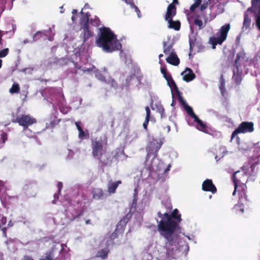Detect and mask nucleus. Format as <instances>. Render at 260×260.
I'll return each instance as SVG.
<instances>
[{"instance_id":"obj_37","label":"nucleus","mask_w":260,"mask_h":260,"mask_svg":"<svg viewBox=\"0 0 260 260\" xmlns=\"http://www.w3.org/2000/svg\"><path fill=\"white\" fill-rule=\"evenodd\" d=\"M208 6V2L207 1L206 3L203 4L201 5L200 10L201 12V17H203L204 18H205L204 11L207 8Z\"/></svg>"},{"instance_id":"obj_4","label":"nucleus","mask_w":260,"mask_h":260,"mask_svg":"<svg viewBox=\"0 0 260 260\" xmlns=\"http://www.w3.org/2000/svg\"><path fill=\"white\" fill-rule=\"evenodd\" d=\"M157 154H147L145 168L141 171L142 178L144 179L151 176L154 178L160 177L163 163L157 157Z\"/></svg>"},{"instance_id":"obj_16","label":"nucleus","mask_w":260,"mask_h":260,"mask_svg":"<svg viewBox=\"0 0 260 260\" xmlns=\"http://www.w3.org/2000/svg\"><path fill=\"white\" fill-rule=\"evenodd\" d=\"M245 174L248 177L250 181H253L255 179V176L257 173V168L256 165L249 164H245L241 168Z\"/></svg>"},{"instance_id":"obj_30","label":"nucleus","mask_w":260,"mask_h":260,"mask_svg":"<svg viewBox=\"0 0 260 260\" xmlns=\"http://www.w3.org/2000/svg\"><path fill=\"white\" fill-rule=\"evenodd\" d=\"M146 110V117L145 121L143 123V126L144 129H147L148 123L150 120V110L149 108L147 106L145 107Z\"/></svg>"},{"instance_id":"obj_45","label":"nucleus","mask_w":260,"mask_h":260,"mask_svg":"<svg viewBox=\"0 0 260 260\" xmlns=\"http://www.w3.org/2000/svg\"><path fill=\"white\" fill-rule=\"evenodd\" d=\"M171 164H169L167 167V168L166 169H164V167L163 166L161 168V172H160V175L162 174V173H164V174H166V173H167L168 171H170V168H171Z\"/></svg>"},{"instance_id":"obj_51","label":"nucleus","mask_w":260,"mask_h":260,"mask_svg":"<svg viewBox=\"0 0 260 260\" xmlns=\"http://www.w3.org/2000/svg\"><path fill=\"white\" fill-rule=\"evenodd\" d=\"M75 124L78 131L82 129V128L81 127L80 125V123L79 122H76L75 123Z\"/></svg>"},{"instance_id":"obj_28","label":"nucleus","mask_w":260,"mask_h":260,"mask_svg":"<svg viewBox=\"0 0 260 260\" xmlns=\"http://www.w3.org/2000/svg\"><path fill=\"white\" fill-rule=\"evenodd\" d=\"M53 116L50 117V123L48 124V123H46L47 127H52L56 123V118H57V111L56 110L54 109L53 111L52 112Z\"/></svg>"},{"instance_id":"obj_52","label":"nucleus","mask_w":260,"mask_h":260,"mask_svg":"<svg viewBox=\"0 0 260 260\" xmlns=\"http://www.w3.org/2000/svg\"><path fill=\"white\" fill-rule=\"evenodd\" d=\"M174 91L172 92V98H173V101H172V103H171V106L172 107H174V105H175V103H174Z\"/></svg>"},{"instance_id":"obj_11","label":"nucleus","mask_w":260,"mask_h":260,"mask_svg":"<svg viewBox=\"0 0 260 260\" xmlns=\"http://www.w3.org/2000/svg\"><path fill=\"white\" fill-rule=\"evenodd\" d=\"M116 237V233L113 232L110 236H107L102 241V245L104 247L100 249L96 253L95 256L105 259L107 258L109 252L108 246L112 243V240Z\"/></svg>"},{"instance_id":"obj_8","label":"nucleus","mask_w":260,"mask_h":260,"mask_svg":"<svg viewBox=\"0 0 260 260\" xmlns=\"http://www.w3.org/2000/svg\"><path fill=\"white\" fill-rule=\"evenodd\" d=\"M163 137H156L153 135L148 137V143L146 147L147 154H157V152L164 143Z\"/></svg>"},{"instance_id":"obj_62","label":"nucleus","mask_w":260,"mask_h":260,"mask_svg":"<svg viewBox=\"0 0 260 260\" xmlns=\"http://www.w3.org/2000/svg\"><path fill=\"white\" fill-rule=\"evenodd\" d=\"M90 222V220H86V224H89Z\"/></svg>"},{"instance_id":"obj_10","label":"nucleus","mask_w":260,"mask_h":260,"mask_svg":"<svg viewBox=\"0 0 260 260\" xmlns=\"http://www.w3.org/2000/svg\"><path fill=\"white\" fill-rule=\"evenodd\" d=\"M230 28L231 25L229 23L223 25L221 27L219 32L216 34V36L210 38V42L212 45L213 49L215 48L216 45H221L226 39Z\"/></svg>"},{"instance_id":"obj_39","label":"nucleus","mask_w":260,"mask_h":260,"mask_svg":"<svg viewBox=\"0 0 260 260\" xmlns=\"http://www.w3.org/2000/svg\"><path fill=\"white\" fill-rule=\"evenodd\" d=\"M139 190V188L138 187L135 188L134 189V199H133V205H134L137 202Z\"/></svg>"},{"instance_id":"obj_59","label":"nucleus","mask_w":260,"mask_h":260,"mask_svg":"<svg viewBox=\"0 0 260 260\" xmlns=\"http://www.w3.org/2000/svg\"><path fill=\"white\" fill-rule=\"evenodd\" d=\"M60 13H63L64 12V10L63 9V6L60 7Z\"/></svg>"},{"instance_id":"obj_12","label":"nucleus","mask_w":260,"mask_h":260,"mask_svg":"<svg viewBox=\"0 0 260 260\" xmlns=\"http://www.w3.org/2000/svg\"><path fill=\"white\" fill-rule=\"evenodd\" d=\"M233 180L235 186V190L233 192V196L235 195L239 186H241L243 188L246 183L249 181L248 177L245 174L241 168L234 174Z\"/></svg>"},{"instance_id":"obj_49","label":"nucleus","mask_w":260,"mask_h":260,"mask_svg":"<svg viewBox=\"0 0 260 260\" xmlns=\"http://www.w3.org/2000/svg\"><path fill=\"white\" fill-rule=\"evenodd\" d=\"M5 188L4 187V186L3 185V182L0 180V192L3 191H5Z\"/></svg>"},{"instance_id":"obj_19","label":"nucleus","mask_w":260,"mask_h":260,"mask_svg":"<svg viewBox=\"0 0 260 260\" xmlns=\"http://www.w3.org/2000/svg\"><path fill=\"white\" fill-rule=\"evenodd\" d=\"M246 197H241L240 198L239 201L238 203L235 205V206L233 208L232 210L233 212L237 214H241L243 213L245 206L246 205V203H244V202H246Z\"/></svg>"},{"instance_id":"obj_44","label":"nucleus","mask_w":260,"mask_h":260,"mask_svg":"<svg viewBox=\"0 0 260 260\" xmlns=\"http://www.w3.org/2000/svg\"><path fill=\"white\" fill-rule=\"evenodd\" d=\"M59 109H60V112L61 113H62L63 114H67V113H68V112L70 110V109L68 107H64L63 106H60Z\"/></svg>"},{"instance_id":"obj_56","label":"nucleus","mask_w":260,"mask_h":260,"mask_svg":"<svg viewBox=\"0 0 260 260\" xmlns=\"http://www.w3.org/2000/svg\"><path fill=\"white\" fill-rule=\"evenodd\" d=\"M99 22V20L98 18H96L95 20H94V25H98V23Z\"/></svg>"},{"instance_id":"obj_7","label":"nucleus","mask_w":260,"mask_h":260,"mask_svg":"<svg viewBox=\"0 0 260 260\" xmlns=\"http://www.w3.org/2000/svg\"><path fill=\"white\" fill-rule=\"evenodd\" d=\"M12 121L14 123H18L23 128L28 127L29 125L37 122L36 119L30 115L20 114L19 108L17 109L16 112L12 113Z\"/></svg>"},{"instance_id":"obj_40","label":"nucleus","mask_w":260,"mask_h":260,"mask_svg":"<svg viewBox=\"0 0 260 260\" xmlns=\"http://www.w3.org/2000/svg\"><path fill=\"white\" fill-rule=\"evenodd\" d=\"M255 19L256 26L259 30H260V13L257 15H254Z\"/></svg>"},{"instance_id":"obj_6","label":"nucleus","mask_w":260,"mask_h":260,"mask_svg":"<svg viewBox=\"0 0 260 260\" xmlns=\"http://www.w3.org/2000/svg\"><path fill=\"white\" fill-rule=\"evenodd\" d=\"M107 142L101 138H96L91 140L92 154L94 158L100 160L106 151Z\"/></svg>"},{"instance_id":"obj_3","label":"nucleus","mask_w":260,"mask_h":260,"mask_svg":"<svg viewBox=\"0 0 260 260\" xmlns=\"http://www.w3.org/2000/svg\"><path fill=\"white\" fill-rule=\"evenodd\" d=\"M164 77L167 80L168 85L170 87L171 92L175 91L176 92V96L180 104L183 106L187 114L197 123V129L199 131L206 132V125L194 113L192 108L187 105L185 100L181 96V94L178 91L177 86L172 77L170 75L167 74V73L164 74Z\"/></svg>"},{"instance_id":"obj_61","label":"nucleus","mask_w":260,"mask_h":260,"mask_svg":"<svg viewBox=\"0 0 260 260\" xmlns=\"http://www.w3.org/2000/svg\"><path fill=\"white\" fill-rule=\"evenodd\" d=\"M167 132L169 133L170 131V126H167Z\"/></svg>"},{"instance_id":"obj_53","label":"nucleus","mask_w":260,"mask_h":260,"mask_svg":"<svg viewBox=\"0 0 260 260\" xmlns=\"http://www.w3.org/2000/svg\"><path fill=\"white\" fill-rule=\"evenodd\" d=\"M54 199L52 201V202H53V204H55L56 203V199H58V194H56V193L54 194Z\"/></svg>"},{"instance_id":"obj_38","label":"nucleus","mask_w":260,"mask_h":260,"mask_svg":"<svg viewBox=\"0 0 260 260\" xmlns=\"http://www.w3.org/2000/svg\"><path fill=\"white\" fill-rule=\"evenodd\" d=\"M23 132L28 137L31 138L34 136V134L28 127L23 128Z\"/></svg>"},{"instance_id":"obj_33","label":"nucleus","mask_w":260,"mask_h":260,"mask_svg":"<svg viewBox=\"0 0 260 260\" xmlns=\"http://www.w3.org/2000/svg\"><path fill=\"white\" fill-rule=\"evenodd\" d=\"M220 150L221 151V152H222V154H219V155H216L215 156V159L216 160V161H217L219 159H220V158L223 157L224 156H225V155L229 154V153H231V152L228 151L226 149H225V148L224 147H220Z\"/></svg>"},{"instance_id":"obj_42","label":"nucleus","mask_w":260,"mask_h":260,"mask_svg":"<svg viewBox=\"0 0 260 260\" xmlns=\"http://www.w3.org/2000/svg\"><path fill=\"white\" fill-rule=\"evenodd\" d=\"M86 133L82 129L79 131V138L81 140L85 139L86 137Z\"/></svg>"},{"instance_id":"obj_55","label":"nucleus","mask_w":260,"mask_h":260,"mask_svg":"<svg viewBox=\"0 0 260 260\" xmlns=\"http://www.w3.org/2000/svg\"><path fill=\"white\" fill-rule=\"evenodd\" d=\"M69 155L71 157L73 155V152L70 150H68Z\"/></svg>"},{"instance_id":"obj_29","label":"nucleus","mask_w":260,"mask_h":260,"mask_svg":"<svg viewBox=\"0 0 260 260\" xmlns=\"http://www.w3.org/2000/svg\"><path fill=\"white\" fill-rule=\"evenodd\" d=\"M125 3L129 5L132 9H134L136 12L138 18L141 17V12L139 8L133 3V0H125Z\"/></svg>"},{"instance_id":"obj_46","label":"nucleus","mask_w":260,"mask_h":260,"mask_svg":"<svg viewBox=\"0 0 260 260\" xmlns=\"http://www.w3.org/2000/svg\"><path fill=\"white\" fill-rule=\"evenodd\" d=\"M89 8H90V6H89V4H86L84 5V8L82 9V11H81V15H82V18H83V17H85V16H86V15H87L89 16V15H88V13H87L85 15V16H84V13L83 12V10H85V9H89Z\"/></svg>"},{"instance_id":"obj_48","label":"nucleus","mask_w":260,"mask_h":260,"mask_svg":"<svg viewBox=\"0 0 260 260\" xmlns=\"http://www.w3.org/2000/svg\"><path fill=\"white\" fill-rule=\"evenodd\" d=\"M1 140L3 143H5L7 140V135L4 132H2L1 134Z\"/></svg>"},{"instance_id":"obj_31","label":"nucleus","mask_w":260,"mask_h":260,"mask_svg":"<svg viewBox=\"0 0 260 260\" xmlns=\"http://www.w3.org/2000/svg\"><path fill=\"white\" fill-rule=\"evenodd\" d=\"M155 108L156 109L157 112H158L160 115L161 118H164L166 117V115L165 113V109L163 106L160 104H155Z\"/></svg>"},{"instance_id":"obj_5","label":"nucleus","mask_w":260,"mask_h":260,"mask_svg":"<svg viewBox=\"0 0 260 260\" xmlns=\"http://www.w3.org/2000/svg\"><path fill=\"white\" fill-rule=\"evenodd\" d=\"M260 0H252V7L247 9L244 15L242 27L243 31L249 29L251 17L260 13Z\"/></svg>"},{"instance_id":"obj_60","label":"nucleus","mask_w":260,"mask_h":260,"mask_svg":"<svg viewBox=\"0 0 260 260\" xmlns=\"http://www.w3.org/2000/svg\"><path fill=\"white\" fill-rule=\"evenodd\" d=\"M186 236V237L187 238V239H188V240H193V237H190L188 236Z\"/></svg>"},{"instance_id":"obj_22","label":"nucleus","mask_w":260,"mask_h":260,"mask_svg":"<svg viewBox=\"0 0 260 260\" xmlns=\"http://www.w3.org/2000/svg\"><path fill=\"white\" fill-rule=\"evenodd\" d=\"M175 14L176 10L175 6L172 4H170L168 7L167 12L165 16L166 20L172 19L173 17L175 16Z\"/></svg>"},{"instance_id":"obj_23","label":"nucleus","mask_w":260,"mask_h":260,"mask_svg":"<svg viewBox=\"0 0 260 260\" xmlns=\"http://www.w3.org/2000/svg\"><path fill=\"white\" fill-rule=\"evenodd\" d=\"M121 183V181L118 180L116 182H112V181H110L108 183V191L109 193H115L116 188Z\"/></svg>"},{"instance_id":"obj_32","label":"nucleus","mask_w":260,"mask_h":260,"mask_svg":"<svg viewBox=\"0 0 260 260\" xmlns=\"http://www.w3.org/2000/svg\"><path fill=\"white\" fill-rule=\"evenodd\" d=\"M15 0H3L2 4L5 6V8L11 10L13 7V3Z\"/></svg>"},{"instance_id":"obj_25","label":"nucleus","mask_w":260,"mask_h":260,"mask_svg":"<svg viewBox=\"0 0 260 260\" xmlns=\"http://www.w3.org/2000/svg\"><path fill=\"white\" fill-rule=\"evenodd\" d=\"M166 60L168 63L174 66H177L179 63V59L175 52L169 55Z\"/></svg>"},{"instance_id":"obj_58","label":"nucleus","mask_w":260,"mask_h":260,"mask_svg":"<svg viewBox=\"0 0 260 260\" xmlns=\"http://www.w3.org/2000/svg\"><path fill=\"white\" fill-rule=\"evenodd\" d=\"M161 72L162 73V74L164 75V74H166V71H165V70L163 69H161Z\"/></svg>"},{"instance_id":"obj_21","label":"nucleus","mask_w":260,"mask_h":260,"mask_svg":"<svg viewBox=\"0 0 260 260\" xmlns=\"http://www.w3.org/2000/svg\"><path fill=\"white\" fill-rule=\"evenodd\" d=\"M181 75L183 77V79L186 82L192 81L196 77L192 71L188 68H186L185 70L181 73Z\"/></svg>"},{"instance_id":"obj_47","label":"nucleus","mask_w":260,"mask_h":260,"mask_svg":"<svg viewBox=\"0 0 260 260\" xmlns=\"http://www.w3.org/2000/svg\"><path fill=\"white\" fill-rule=\"evenodd\" d=\"M23 260H34L31 257L28 256H25ZM41 260H52V257L51 255L47 256L46 259H42Z\"/></svg>"},{"instance_id":"obj_54","label":"nucleus","mask_w":260,"mask_h":260,"mask_svg":"<svg viewBox=\"0 0 260 260\" xmlns=\"http://www.w3.org/2000/svg\"><path fill=\"white\" fill-rule=\"evenodd\" d=\"M30 41H29L28 39H25L23 41V44H26L27 43H30Z\"/></svg>"},{"instance_id":"obj_35","label":"nucleus","mask_w":260,"mask_h":260,"mask_svg":"<svg viewBox=\"0 0 260 260\" xmlns=\"http://www.w3.org/2000/svg\"><path fill=\"white\" fill-rule=\"evenodd\" d=\"M20 87L17 83H14L11 88L9 90V92L13 94L15 93H18L19 91Z\"/></svg>"},{"instance_id":"obj_15","label":"nucleus","mask_w":260,"mask_h":260,"mask_svg":"<svg viewBox=\"0 0 260 260\" xmlns=\"http://www.w3.org/2000/svg\"><path fill=\"white\" fill-rule=\"evenodd\" d=\"M254 131V124L252 122H242L233 132L231 139L233 140L239 133H251Z\"/></svg>"},{"instance_id":"obj_20","label":"nucleus","mask_w":260,"mask_h":260,"mask_svg":"<svg viewBox=\"0 0 260 260\" xmlns=\"http://www.w3.org/2000/svg\"><path fill=\"white\" fill-rule=\"evenodd\" d=\"M202 189L204 191H210L212 193H215L216 192V187L213 184L212 181L208 179L203 182Z\"/></svg>"},{"instance_id":"obj_26","label":"nucleus","mask_w":260,"mask_h":260,"mask_svg":"<svg viewBox=\"0 0 260 260\" xmlns=\"http://www.w3.org/2000/svg\"><path fill=\"white\" fill-rule=\"evenodd\" d=\"M169 24L168 27L170 28L174 29L176 30H179L180 28V23L179 21H174L172 19L167 20Z\"/></svg>"},{"instance_id":"obj_13","label":"nucleus","mask_w":260,"mask_h":260,"mask_svg":"<svg viewBox=\"0 0 260 260\" xmlns=\"http://www.w3.org/2000/svg\"><path fill=\"white\" fill-rule=\"evenodd\" d=\"M245 53L243 50L240 51L237 54L236 59L235 60L236 67L233 70V79L236 84H239L242 80L241 73L242 72L239 70V61L241 59L247 61L245 58Z\"/></svg>"},{"instance_id":"obj_64","label":"nucleus","mask_w":260,"mask_h":260,"mask_svg":"<svg viewBox=\"0 0 260 260\" xmlns=\"http://www.w3.org/2000/svg\"><path fill=\"white\" fill-rule=\"evenodd\" d=\"M258 161L260 163V154L257 156Z\"/></svg>"},{"instance_id":"obj_9","label":"nucleus","mask_w":260,"mask_h":260,"mask_svg":"<svg viewBox=\"0 0 260 260\" xmlns=\"http://www.w3.org/2000/svg\"><path fill=\"white\" fill-rule=\"evenodd\" d=\"M74 65L75 68L81 69L83 72H90L92 71L95 73V76L96 78L100 80L102 82H105L107 83L110 85L112 87L116 88L117 87V83L115 81L112 79L111 77H108L106 78L105 77H104L102 75H101L98 71L96 69L95 66L92 65L91 67L86 68V67H81L80 66H78L77 62L74 63Z\"/></svg>"},{"instance_id":"obj_36","label":"nucleus","mask_w":260,"mask_h":260,"mask_svg":"<svg viewBox=\"0 0 260 260\" xmlns=\"http://www.w3.org/2000/svg\"><path fill=\"white\" fill-rule=\"evenodd\" d=\"M194 3L190 6V11L191 12H194L196 8H197L201 3V0H193Z\"/></svg>"},{"instance_id":"obj_63","label":"nucleus","mask_w":260,"mask_h":260,"mask_svg":"<svg viewBox=\"0 0 260 260\" xmlns=\"http://www.w3.org/2000/svg\"><path fill=\"white\" fill-rule=\"evenodd\" d=\"M75 16L73 15L72 17V20L73 22H74L75 21Z\"/></svg>"},{"instance_id":"obj_18","label":"nucleus","mask_w":260,"mask_h":260,"mask_svg":"<svg viewBox=\"0 0 260 260\" xmlns=\"http://www.w3.org/2000/svg\"><path fill=\"white\" fill-rule=\"evenodd\" d=\"M55 35L54 25L49 28L47 30L37 31L34 36L33 41H36L39 37L45 36L48 37V40L52 41L53 40V36Z\"/></svg>"},{"instance_id":"obj_24","label":"nucleus","mask_w":260,"mask_h":260,"mask_svg":"<svg viewBox=\"0 0 260 260\" xmlns=\"http://www.w3.org/2000/svg\"><path fill=\"white\" fill-rule=\"evenodd\" d=\"M92 193L93 198L95 200L103 199L106 197L101 188H94L92 191Z\"/></svg>"},{"instance_id":"obj_27","label":"nucleus","mask_w":260,"mask_h":260,"mask_svg":"<svg viewBox=\"0 0 260 260\" xmlns=\"http://www.w3.org/2000/svg\"><path fill=\"white\" fill-rule=\"evenodd\" d=\"M164 52L166 54L170 55L172 53H174V51L173 49V45L172 44H168L167 42H164Z\"/></svg>"},{"instance_id":"obj_1","label":"nucleus","mask_w":260,"mask_h":260,"mask_svg":"<svg viewBox=\"0 0 260 260\" xmlns=\"http://www.w3.org/2000/svg\"><path fill=\"white\" fill-rule=\"evenodd\" d=\"M177 224L167 215L157 225V230L166 241V247H162L153 241H150L145 247L147 253L143 260H173L177 259L182 256L186 257L189 251V246L186 243L180 244L176 242L174 235Z\"/></svg>"},{"instance_id":"obj_17","label":"nucleus","mask_w":260,"mask_h":260,"mask_svg":"<svg viewBox=\"0 0 260 260\" xmlns=\"http://www.w3.org/2000/svg\"><path fill=\"white\" fill-rule=\"evenodd\" d=\"M167 215L169 218H170L173 222L176 223L177 226L176 229L178 228V223L181 221V214H179V211L178 209H175L173 210L172 215H169L168 213L165 212L164 214L160 213V212H158V216L160 218V221H157L158 224L162 220L164 216Z\"/></svg>"},{"instance_id":"obj_14","label":"nucleus","mask_w":260,"mask_h":260,"mask_svg":"<svg viewBox=\"0 0 260 260\" xmlns=\"http://www.w3.org/2000/svg\"><path fill=\"white\" fill-rule=\"evenodd\" d=\"M81 24L82 30L80 37L83 39V42H85L88 39L92 37L93 34V31L89 26L88 16L87 15L81 19Z\"/></svg>"},{"instance_id":"obj_43","label":"nucleus","mask_w":260,"mask_h":260,"mask_svg":"<svg viewBox=\"0 0 260 260\" xmlns=\"http://www.w3.org/2000/svg\"><path fill=\"white\" fill-rule=\"evenodd\" d=\"M194 24L199 26V28H201L203 26V23L201 20H200L199 19H194Z\"/></svg>"},{"instance_id":"obj_41","label":"nucleus","mask_w":260,"mask_h":260,"mask_svg":"<svg viewBox=\"0 0 260 260\" xmlns=\"http://www.w3.org/2000/svg\"><path fill=\"white\" fill-rule=\"evenodd\" d=\"M9 53V49L5 48L3 50H2L0 51V57H4L7 55Z\"/></svg>"},{"instance_id":"obj_50","label":"nucleus","mask_w":260,"mask_h":260,"mask_svg":"<svg viewBox=\"0 0 260 260\" xmlns=\"http://www.w3.org/2000/svg\"><path fill=\"white\" fill-rule=\"evenodd\" d=\"M58 192L60 191L62 187V184L61 182H59L57 184Z\"/></svg>"},{"instance_id":"obj_34","label":"nucleus","mask_w":260,"mask_h":260,"mask_svg":"<svg viewBox=\"0 0 260 260\" xmlns=\"http://www.w3.org/2000/svg\"><path fill=\"white\" fill-rule=\"evenodd\" d=\"M225 86V81L223 79L222 76L220 77V85L219 86V89L220 90L221 93L222 95H224V91H225V89L224 87Z\"/></svg>"},{"instance_id":"obj_2","label":"nucleus","mask_w":260,"mask_h":260,"mask_svg":"<svg viewBox=\"0 0 260 260\" xmlns=\"http://www.w3.org/2000/svg\"><path fill=\"white\" fill-rule=\"evenodd\" d=\"M96 46L106 53H111L121 48V44L116 36L108 27L100 28L99 34L96 40Z\"/></svg>"},{"instance_id":"obj_57","label":"nucleus","mask_w":260,"mask_h":260,"mask_svg":"<svg viewBox=\"0 0 260 260\" xmlns=\"http://www.w3.org/2000/svg\"><path fill=\"white\" fill-rule=\"evenodd\" d=\"M77 13V10H76V9H73V11H72V14L73 15H75Z\"/></svg>"}]
</instances>
